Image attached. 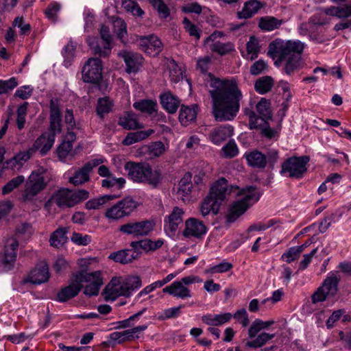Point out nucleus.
<instances>
[{
	"mask_svg": "<svg viewBox=\"0 0 351 351\" xmlns=\"http://www.w3.org/2000/svg\"><path fill=\"white\" fill-rule=\"evenodd\" d=\"M138 41L141 50L149 56H157L162 51V44L157 36H141Z\"/></svg>",
	"mask_w": 351,
	"mask_h": 351,
	"instance_id": "obj_17",
	"label": "nucleus"
},
{
	"mask_svg": "<svg viewBox=\"0 0 351 351\" xmlns=\"http://www.w3.org/2000/svg\"><path fill=\"white\" fill-rule=\"evenodd\" d=\"M339 278L332 275L328 277L322 285L311 296L313 303L324 301L327 296L334 295L337 291Z\"/></svg>",
	"mask_w": 351,
	"mask_h": 351,
	"instance_id": "obj_13",
	"label": "nucleus"
},
{
	"mask_svg": "<svg viewBox=\"0 0 351 351\" xmlns=\"http://www.w3.org/2000/svg\"><path fill=\"white\" fill-rule=\"evenodd\" d=\"M184 211L179 207H174L171 213L168 216L167 220L165 219L166 224L165 230L167 232H169L173 234L178 228V226L182 223V215Z\"/></svg>",
	"mask_w": 351,
	"mask_h": 351,
	"instance_id": "obj_24",
	"label": "nucleus"
},
{
	"mask_svg": "<svg viewBox=\"0 0 351 351\" xmlns=\"http://www.w3.org/2000/svg\"><path fill=\"white\" fill-rule=\"evenodd\" d=\"M209 93L213 101V114L217 121H232L240 110L243 98L241 90L234 80L212 77Z\"/></svg>",
	"mask_w": 351,
	"mask_h": 351,
	"instance_id": "obj_2",
	"label": "nucleus"
},
{
	"mask_svg": "<svg viewBox=\"0 0 351 351\" xmlns=\"http://www.w3.org/2000/svg\"><path fill=\"white\" fill-rule=\"evenodd\" d=\"M70 190L62 189L59 190L53 197V202L59 207H69Z\"/></svg>",
	"mask_w": 351,
	"mask_h": 351,
	"instance_id": "obj_49",
	"label": "nucleus"
},
{
	"mask_svg": "<svg viewBox=\"0 0 351 351\" xmlns=\"http://www.w3.org/2000/svg\"><path fill=\"white\" fill-rule=\"evenodd\" d=\"M243 157L253 168L264 169L267 165L266 156L258 150L245 152Z\"/></svg>",
	"mask_w": 351,
	"mask_h": 351,
	"instance_id": "obj_28",
	"label": "nucleus"
},
{
	"mask_svg": "<svg viewBox=\"0 0 351 351\" xmlns=\"http://www.w3.org/2000/svg\"><path fill=\"white\" fill-rule=\"evenodd\" d=\"M210 49L212 51L215 52L220 56H224L234 51V46L230 42L224 43L219 41H216L211 45Z\"/></svg>",
	"mask_w": 351,
	"mask_h": 351,
	"instance_id": "obj_47",
	"label": "nucleus"
},
{
	"mask_svg": "<svg viewBox=\"0 0 351 351\" xmlns=\"http://www.w3.org/2000/svg\"><path fill=\"white\" fill-rule=\"evenodd\" d=\"M309 160V157L306 156L288 158L282 163L280 173L282 176L288 174L290 178L299 180L307 171L306 165Z\"/></svg>",
	"mask_w": 351,
	"mask_h": 351,
	"instance_id": "obj_6",
	"label": "nucleus"
},
{
	"mask_svg": "<svg viewBox=\"0 0 351 351\" xmlns=\"http://www.w3.org/2000/svg\"><path fill=\"white\" fill-rule=\"evenodd\" d=\"M30 157L31 153H29V151L21 152L12 158L5 161L3 164V167L13 171H18L21 169L25 162H26Z\"/></svg>",
	"mask_w": 351,
	"mask_h": 351,
	"instance_id": "obj_29",
	"label": "nucleus"
},
{
	"mask_svg": "<svg viewBox=\"0 0 351 351\" xmlns=\"http://www.w3.org/2000/svg\"><path fill=\"white\" fill-rule=\"evenodd\" d=\"M77 279L80 280V290L83 287L84 282L89 283L85 286L84 289V293L88 296L97 295L100 287L103 285L101 273L99 271L91 273L81 271L77 274Z\"/></svg>",
	"mask_w": 351,
	"mask_h": 351,
	"instance_id": "obj_7",
	"label": "nucleus"
},
{
	"mask_svg": "<svg viewBox=\"0 0 351 351\" xmlns=\"http://www.w3.org/2000/svg\"><path fill=\"white\" fill-rule=\"evenodd\" d=\"M28 105V102L25 101L20 105L17 109L16 125L18 129L20 130L23 129L25 127Z\"/></svg>",
	"mask_w": 351,
	"mask_h": 351,
	"instance_id": "obj_53",
	"label": "nucleus"
},
{
	"mask_svg": "<svg viewBox=\"0 0 351 351\" xmlns=\"http://www.w3.org/2000/svg\"><path fill=\"white\" fill-rule=\"evenodd\" d=\"M141 249L146 252L155 251L162 247L164 244V240L158 239L156 241H152L149 239H145L141 240Z\"/></svg>",
	"mask_w": 351,
	"mask_h": 351,
	"instance_id": "obj_52",
	"label": "nucleus"
},
{
	"mask_svg": "<svg viewBox=\"0 0 351 351\" xmlns=\"http://www.w3.org/2000/svg\"><path fill=\"white\" fill-rule=\"evenodd\" d=\"M17 85L18 82L15 77H11L8 80H0V95L12 90Z\"/></svg>",
	"mask_w": 351,
	"mask_h": 351,
	"instance_id": "obj_62",
	"label": "nucleus"
},
{
	"mask_svg": "<svg viewBox=\"0 0 351 351\" xmlns=\"http://www.w3.org/2000/svg\"><path fill=\"white\" fill-rule=\"evenodd\" d=\"M261 2L256 0H250L244 4L241 11L238 12L239 19H250L261 8Z\"/></svg>",
	"mask_w": 351,
	"mask_h": 351,
	"instance_id": "obj_35",
	"label": "nucleus"
},
{
	"mask_svg": "<svg viewBox=\"0 0 351 351\" xmlns=\"http://www.w3.org/2000/svg\"><path fill=\"white\" fill-rule=\"evenodd\" d=\"M47 183L43 173L33 171L29 176L23 192V199L30 201L46 186Z\"/></svg>",
	"mask_w": 351,
	"mask_h": 351,
	"instance_id": "obj_11",
	"label": "nucleus"
},
{
	"mask_svg": "<svg viewBox=\"0 0 351 351\" xmlns=\"http://www.w3.org/2000/svg\"><path fill=\"white\" fill-rule=\"evenodd\" d=\"M141 286V280L138 276H130L122 281L119 278H113L104 289L105 299L114 300L121 295L130 297Z\"/></svg>",
	"mask_w": 351,
	"mask_h": 351,
	"instance_id": "obj_5",
	"label": "nucleus"
},
{
	"mask_svg": "<svg viewBox=\"0 0 351 351\" xmlns=\"http://www.w3.org/2000/svg\"><path fill=\"white\" fill-rule=\"evenodd\" d=\"M119 56L125 63L127 73H136L140 69L143 59L141 54L124 50L120 51Z\"/></svg>",
	"mask_w": 351,
	"mask_h": 351,
	"instance_id": "obj_20",
	"label": "nucleus"
},
{
	"mask_svg": "<svg viewBox=\"0 0 351 351\" xmlns=\"http://www.w3.org/2000/svg\"><path fill=\"white\" fill-rule=\"evenodd\" d=\"M222 156L224 158H232L236 156L239 153L237 144L234 141H230L221 149Z\"/></svg>",
	"mask_w": 351,
	"mask_h": 351,
	"instance_id": "obj_56",
	"label": "nucleus"
},
{
	"mask_svg": "<svg viewBox=\"0 0 351 351\" xmlns=\"http://www.w3.org/2000/svg\"><path fill=\"white\" fill-rule=\"evenodd\" d=\"M125 184V179L123 178H116L113 174L101 180V185L103 188H116L121 189Z\"/></svg>",
	"mask_w": 351,
	"mask_h": 351,
	"instance_id": "obj_44",
	"label": "nucleus"
},
{
	"mask_svg": "<svg viewBox=\"0 0 351 351\" xmlns=\"http://www.w3.org/2000/svg\"><path fill=\"white\" fill-rule=\"evenodd\" d=\"M184 28L191 36L194 37L196 40H199L201 37L202 31L187 18L183 20Z\"/></svg>",
	"mask_w": 351,
	"mask_h": 351,
	"instance_id": "obj_57",
	"label": "nucleus"
},
{
	"mask_svg": "<svg viewBox=\"0 0 351 351\" xmlns=\"http://www.w3.org/2000/svg\"><path fill=\"white\" fill-rule=\"evenodd\" d=\"M55 142V138L53 134H49L48 132L42 134L34 142L32 147L28 150L31 155L39 150L41 155L44 156L51 149Z\"/></svg>",
	"mask_w": 351,
	"mask_h": 351,
	"instance_id": "obj_22",
	"label": "nucleus"
},
{
	"mask_svg": "<svg viewBox=\"0 0 351 351\" xmlns=\"http://www.w3.org/2000/svg\"><path fill=\"white\" fill-rule=\"evenodd\" d=\"M49 278V267L46 263H41L32 269L27 277L24 278L20 285H24L27 283L33 285H40L46 282Z\"/></svg>",
	"mask_w": 351,
	"mask_h": 351,
	"instance_id": "obj_15",
	"label": "nucleus"
},
{
	"mask_svg": "<svg viewBox=\"0 0 351 351\" xmlns=\"http://www.w3.org/2000/svg\"><path fill=\"white\" fill-rule=\"evenodd\" d=\"M234 128L230 125H223L214 128L209 134L210 141L215 145H219L228 138L232 136Z\"/></svg>",
	"mask_w": 351,
	"mask_h": 351,
	"instance_id": "obj_23",
	"label": "nucleus"
},
{
	"mask_svg": "<svg viewBox=\"0 0 351 351\" xmlns=\"http://www.w3.org/2000/svg\"><path fill=\"white\" fill-rule=\"evenodd\" d=\"M112 102L108 97L99 98L97 101L96 112L100 118H104L106 114L109 113L112 108Z\"/></svg>",
	"mask_w": 351,
	"mask_h": 351,
	"instance_id": "obj_46",
	"label": "nucleus"
},
{
	"mask_svg": "<svg viewBox=\"0 0 351 351\" xmlns=\"http://www.w3.org/2000/svg\"><path fill=\"white\" fill-rule=\"evenodd\" d=\"M67 228L61 227L56 230L50 237L49 242L51 245L58 248L62 247L67 242Z\"/></svg>",
	"mask_w": 351,
	"mask_h": 351,
	"instance_id": "obj_38",
	"label": "nucleus"
},
{
	"mask_svg": "<svg viewBox=\"0 0 351 351\" xmlns=\"http://www.w3.org/2000/svg\"><path fill=\"white\" fill-rule=\"evenodd\" d=\"M12 27H17L20 29V34L25 35L29 33L31 30V25L29 23H26L23 17L17 16L12 22Z\"/></svg>",
	"mask_w": 351,
	"mask_h": 351,
	"instance_id": "obj_63",
	"label": "nucleus"
},
{
	"mask_svg": "<svg viewBox=\"0 0 351 351\" xmlns=\"http://www.w3.org/2000/svg\"><path fill=\"white\" fill-rule=\"evenodd\" d=\"M19 242L16 239L10 238L6 240L4 254L1 259L2 265L5 271H10L14 267Z\"/></svg>",
	"mask_w": 351,
	"mask_h": 351,
	"instance_id": "obj_16",
	"label": "nucleus"
},
{
	"mask_svg": "<svg viewBox=\"0 0 351 351\" xmlns=\"http://www.w3.org/2000/svg\"><path fill=\"white\" fill-rule=\"evenodd\" d=\"M118 124L128 130L143 128V125L139 122L138 116L132 112H125L121 115Z\"/></svg>",
	"mask_w": 351,
	"mask_h": 351,
	"instance_id": "obj_25",
	"label": "nucleus"
},
{
	"mask_svg": "<svg viewBox=\"0 0 351 351\" xmlns=\"http://www.w3.org/2000/svg\"><path fill=\"white\" fill-rule=\"evenodd\" d=\"M154 132L153 130H141L128 133L123 141L124 145H131L137 142L141 141Z\"/></svg>",
	"mask_w": 351,
	"mask_h": 351,
	"instance_id": "obj_37",
	"label": "nucleus"
},
{
	"mask_svg": "<svg viewBox=\"0 0 351 351\" xmlns=\"http://www.w3.org/2000/svg\"><path fill=\"white\" fill-rule=\"evenodd\" d=\"M147 328L146 325H141L122 332H114L110 335V339L112 341H117L119 344L125 341H132L135 339H138V334L146 330Z\"/></svg>",
	"mask_w": 351,
	"mask_h": 351,
	"instance_id": "obj_21",
	"label": "nucleus"
},
{
	"mask_svg": "<svg viewBox=\"0 0 351 351\" xmlns=\"http://www.w3.org/2000/svg\"><path fill=\"white\" fill-rule=\"evenodd\" d=\"M232 318L230 313L221 314H206L202 317V321L209 326H218L229 322Z\"/></svg>",
	"mask_w": 351,
	"mask_h": 351,
	"instance_id": "obj_30",
	"label": "nucleus"
},
{
	"mask_svg": "<svg viewBox=\"0 0 351 351\" xmlns=\"http://www.w3.org/2000/svg\"><path fill=\"white\" fill-rule=\"evenodd\" d=\"M25 181L23 176H18L10 180L2 189L3 195L11 193L14 189L17 188Z\"/></svg>",
	"mask_w": 351,
	"mask_h": 351,
	"instance_id": "obj_58",
	"label": "nucleus"
},
{
	"mask_svg": "<svg viewBox=\"0 0 351 351\" xmlns=\"http://www.w3.org/2000/svg\"><path fill=\"white\" fill-rule=\"evenodd\" d=\"M101 38L104 41L103 47H101L97 38H91L88 40V45L95 55H98L100 58L108 57L111 52V35L108 27L102 25L100 28Z\"/></svg>",
	"mask_w": 351,
	"mask_h": 351,
	"instance_id": "obj_9",
	"label": "nucleus"
},
{
	"mask_svg": "<svg viewBox=\"0 0 351 351\" xmlns=\"http://www.w3.org/2000/svg\"><path fill=\"white\" fill-rule=\"evenodd\" d=\"M256 108L262 120L265 121L271 119L270 103L266 99L262 98L256 104Z\"/></svg>",
	"mask_w": 351,
	"mask_h": 351,
	"instance_id": "obj_48",
	"label": "nucleus"
},
{
	"mask_svg": "<svg viewBox=\"0 0 351 351\" xmlns=\"http://www.w3.org/2000/svg\"><path fill=\"white\" fill-rule=\"evenodd\" d=\"M156 223L152 219H145L140 221L129 222L119 227V230L123 234L132 235L134 237L149 235L154 229Z\"/></svg>",
	"mask_w": 351,
	"mask_h": 351,
	"instance_id": "obj_8",
	"label": "nucleus"
},
{
	"mask_svg": "<svg viewBox=\"0 0 351 351\" xmlns=\"http://www.w3.org/2000/svg\"><path fill=\"white\" fill-rule=\"evenodd\" d=\"M276 335L267 332L259 334L254 339L247 341L245 347L250 348H258L264 346L267 342L275 337Z\"/></svg>",
	"mask_w": 351,
	"mask_h": 351,
	"instance_id": "obj_43",
	"label": "nucleus"
},
{
	"mask_svg": "<svg viewBox=\"0 0 351 351\" xmlns=\"http://www.w3.org/2000/svg\"><path fill=\"white\" fill-rule=\"evenodd\" d=\"M125 169L133 182L147 184L153 189L158 188L163 180L161 171L153 170L148 163L128 162L125 165Z\"/></svg>",
	"mask_w": 351,
	"mask_h": 351,
	"instance_id": "obj_4",
	"label": "nucleus"
},
{
	"mask_svg": "<svg viewBox=\"0 0 351 351\" xmlns=\"http://www.w3.org/2000/svg\"><path fill=\"white\" fill-rule=\"evenodd\" d=\"M282 23V20H279L274 16H267L260 19L258 27L263 30L270 32L278 29Z\"/></svg>",
	"mask_w": 351,
	"mask_h": 351,
	"instance_id": "obj_39",
	"label": "nucleus"
},
{
	"mask_svg": "<svg viewBox=\"0 0 351 351\" xmlns=\"http://www.w3.org/2000/svg\"><path fill=\"white\" fill-rule=\"evenodd\" d=\"M138 256L139 253L132 252L130 249H125L110 254L109 258L115 262L127 264L136 259Z\"/></svg>",
	"mask_w": 351,
	"mask_h": 351,
	"instance_id": "obj_32",
	"label": "nucleus"
},
{
	"mask_svg": "<svg viewBox=\"0 0 351 351\" xmlns=\"http://www.w3.org/2000/svg\"><path fill=\"white\" fill-rule=\"evenodd\" d=\"M75 45L72 42H69L62 49V53L64 56V65L68 67L73 60L75 54Z\"/></svg>",
	"mask_w": 351,
	"mask_h": 351,
	"instance_id": "obj_55",
	"label": "nucleus"
},
{
	"mask_svg": "<svg viewBox=\"0 0 351 351\" xmlns=\"http://www.w3.org/2000/svg\"><path fill=\"white\" fill-rule=\"evenodd\" d=\"M89 197V192L85 189L77 191L70 190L69 207H73Z\"/></svg>",
	"mask_w": 351,
	"mask_h": 351,
	"instance_id": "obj_45",
	"label": "nucleus"
},
{
	"mask_svg": "<svg viewBox=\"0 0 351 351\" xmlns=\"http://www.w3.org/2000/svg\"><path fill=\"white\" fill-rule=\"evenodd\" d=\"M197 113V105L193 104L191 106L182 105L179 114V120L182 125H187L196 119Z\"/></svg>",
	"mask_w": 351,
	"mask_h": 351,
	"instance_id": "obj_33",
	"label": "nucleus"
},
{
	"mask_svg": "<svg viewBox=\"0 0 351 351\" xmlns=\"http://www.w3.org/2000/svg\"><path fill=\"white\" fill-rule=\"evenodd\" d=\"M168 66L169 69V75L171 81L178 82L182 78V69L176 62L171 59L169 61Z\"/></svg>",
	"mask_w": 351,
	"mask_h": 351,
	"instance_id": "obj_51",
	"label": "nucleus"
},
{
	"mask_svg": "<svg viewBox=\"0 0 351 351\" xmlns=\"http://www.w3.org/2000/svg\"><path fill=\"white\" fill-rule=\"evenodd\" d=\"M105 161L104 158H94L86 162L81 168L75 171L69 178V182L75 186L82 185L90 180V173L93 169Z\"/></svg>",
	"mask_w": 351,
	"mask_h": 351,
	"instance_id": "obj_12",
	"label": "nucleus"
},
{
	"mask_svg": "<svg viewBox=\"0 0 351 351\" xmlns=\"http://www.w3.org/2000/svg\"><path fill=\"white\" fill-rule=\"evenodd\" d=\"M154 8L157 11L160 18L167 19L170 15V10L163 0H149Z\"/></svg>",
	"mask_w": 351,
	"mask_h": 351,
	"instance_id": "obj_50",
	"label": "nucleus"
},
{
	"mask_svg": "<svg viewBox=\"0 0 351 351\" xmlns=\"http://www.w3.org/2000/svg\"><path fill=\"white\" fill-rule=\"evenodd\" d=\"M119 197L116 195H104L98 197L93 198L86 202L85 207L87 210H97L101 208L108 202L115 199Z\"/></svg>",
	"mask_w": 351,
	"mask_h": 351,
	"instance_id": "obj_36",
	"label": "nucleus"
},
{
	"mask_svg": "<svg viewBox=\"0 0 351 351\" xmlns=\"http://www.w3.org/2000/svg\"><path fill=\"white\" fill-rule=\"evenodd\" d=\"M246 49L247 53L251 55L250 60L256 58L260 51L258 40L254 36L250 37L246 45Z\"/></svg>",
	"mask_w": 351,
	"mask_h": 351,
	"instance_id": "obj_60",
	"label": "nucleus"
},
{
	"mask_svg": "<svg viewBox=\"0 0 351 351\" xmlns=\"http://www.w3.org/2000/svg\"><path fill=\"white\" fill-rule=\"evenodd\" d=\"M117 204L123 217L129 216L137 207V202L131 197H126Z\"/></svg>",
	"mask_w": 351,
	"mask_h": 351,
	"instance_id": "obj_40",
	"label": "nucleus"
},
{
	"mask_svg": "<svg viewBox=\"0 0 351 351\" xmlns=\"http://www.w3.org/2000/svg\"><path fill=\"white\" fill-rule=\"evenodd\" d=\"M274 86V80L270 76H264L258 78L255 84L254 88L260 94H265L271 90Z\"/></svg>",
	"mask_w": 351,
	"mask_h": 351,
	"instance_id": "obj_41",
	"label": "nucleus"
},
{
	"mask_svg": "<svg viewBox=\"0 0 351 351\" xmlns=\"http://www.w3.org/2000/svg\"><path fill=\"white\" fill-rule=\"evenodd\" d=\"M162 107L170 114L175 113L180 104L178 97L171 93H165L160 95Z\"/></svg>",
	"mask_w": 351,
	"mask_h": 351,
	"instance_id": "obj_31",
	"label": "nucleus"
},
{
	"mask_svg": "<svg viewBox=\"0 0 351 351\" xmlns=\"http://www.w3.org/2000/svg\"><path fill=\"white\" fill-rule=\"evenodd\" d=\"M133 107L142 113L152 115L157 111L158 104L156 100L140 99L133 104Z\"/></svg>",
	"mask_w": 351,
	"mask_h": 351,
	"instance_id": "obj_34",
	"label": "nucleus"
},
{
	"mask_svg": "<svg viewBox=\"0 0 351 351\" xmlns=\"http://www.w3.org/2000/svg\"><path fill=\"white\" fill-rule=\"evenodd\" d=\"M62 113L60 104L57 99H51L49 103V132L56 138L57 134L62 132Z\"/></svg>",
	"mask_w": 351,
	"mask_h": 351,
	"instance_id": "obj_14",
	"label": "nucleus"
},
{
	"mask_svg": "<svg viewBox=\"0 0 351 351\" xmlns=\"http://www.w3.org/2000/svg\"><path fill=\"white\" fill-rule=\"evenodd\" d=\"M64 122L67 125L68 130H80L81 125L80 123H76L73 111L71 109H66L64 113Z\"/></svg>",
	"mask_w": 351,
	"mask_h": 351,
	"instance_id": "obj_61",
	"label": "nucleus"
},
{
	"mask_svg": "<svg viewBox=\"0 0 351 351\" xmlns=\"http://www.w3.org/2000/svg\"><path fill=\"white\" fill-rule=\"evenodd\" d=\"M122 6L127 11L130 12L134 16H142L144 14L143 10L138 4L132 0H123Z\"/></svg>",
	"mask_w": 351,
	"mask_h": 351,
	"instance_id": "obj_54",
	"label": "nucleus"
},
{
	"mask_svg": "<svg viewBox=\"0 0 351 351\" xmlns=\"http://www.w3.org/2000/svg\"><path fill=\"white\" fill-rule=\"evenodd\" d=\"M82 78L85 82L99 84L102 80V63L99 58H90L82 69Z\"/></svg>",
	"mask_w": 351,
	"mask_h": 351,
	"instance_id": "obj_10",
	"label": "nucleus"
},
{
	"mask_svg": "<svg viewBox=\"0 0 351 351\" xmlns=\"http://www.w3.org/2000/svg\"><path fill=\"white\" fill-rule=\"evenodd\" d=\"M61 9V5L57 2L51 3L45 11L46 17L51 21L56 22L57 21L58 13Z\"/></svg>",
	"mask_w": 351,
	"mask_h": 351,
	"instance_id": "obj_59",
	"label": "nucleus"
},
{
	"mask_svg": "<svg viewBox=\"0 0 351 351\" xmlns=\"http://www.w3.org/2000/svg\"><path fill=\"white\" fill-rule=\"evenodd\" d=\"M162 291L164 293H168L173 297L181 299L189 298L192 296L189 289L178 280L165 287Z\"/></svg>",
	"mask_w": 351,
	"mask_h": 351,
	"instance_id": "obj_27",
	"label": "nucleus"
},
{
	"mask_svg": "<svg viewBox=\"0 0 351 351\" xmlns=\"http://www.w3.org/2000/svg\"><path fill=\"white\" fill-rule=\"evenodd\" d=\"M300 251L296 246L289 248L282 255L281 258L290 263L292 261L298 259L300 255Z\"/></svg>",
	"mask_w": 351,
	"mask_h": 351,
	"instance_id": "obj_64",
	"label": "nucleus"
},
{
	"mask_svg": "<svg viewBox=\"0 0 351 351\" xmlns=\"http://www.w3.org/2000/svg\"><path fill=\"white\" fill-rule=\"evenodd\" d=\"M234 194L239 198L230 206L226 219L229 223L234 222L242 215L251 206L257 202L261 194L254 186H247L240 189L238 186L229 185L223 178L215 182L210 187L209 193L203 199L200 211L204 217L210 213L217 215L221 204L228 196Z\"/></svg>",
	"mask_w": 351,
	"mask_h": 351,
	"instance_id": "obj_1",
	"label": "nucleus"
},
{
	"mask_svg": "<svg viewBox=\"0 0 351 351\" xmlns=\"http://www.w3.org/2000/svg\"><path fill=\"white\" fill-rule=\"evenodd\" d=\"M207 232L204 223L195 218H190L185 221V228L182 232L186 238L201 239Z\"/></svg>",
	"mask_w": 351,
	"mask_h": 351,
	"instance_id": "obj_18",
	"label": "nucleus"
},
{
	"mask_svg": "<svg viewBox=\"0 0 351 351\" xmlns=\"http://www.w3.org/2000/svg\"><path fill=\"white\" fill-rule=\"evenodd\" d=\"M80 291V280L77 279V274L73 275L69 285L60 289L57 293L56 300L60 302H65L75 298Z\"/></svg>",
	"mask_w": 351,
	"mask_h": 351,
	"instance_id": "obj_19",
	"label": "nucleus"
},
{
	"mask_svg": "<svg viewBox=\"0 0 351 351\" xmlns=\"http://www.w3.org/2000/svg\"><path fill=\"white\" fill-rule=\"evenodd\" d=\"M304 44L300 40L285 41L276 38L269 44L267 55L274 60V65L280 67L283 64L282 71L291 75L302 67V53Z\"/></svg>",
	"mask_w": 351,
	"mask_h": 351,
	"instance_id": "obj_3",
	"label": "nucleus"
},
{
	"mask_svg": "<svg viewBox=\"0 0 351 351\" xmlns=\"http://www.w3.org/2000/svg\"><path fill=\"white\" fill-rule=\"evenodd\" d=\"M274 321L269 320L264 322L260 319H255L248 330V337L253 339L256 337L257 334L263 329H267L272 324Z\"/></svg>",
	"mask_w": 351,
	"mask_h": 351,
	"instance_id": "obj_42",
	"label": "nucleus"
},
{
	"mask_svg": "<svg viewBox=\"0 0 351 351\" xmlns=\"http://www.w3.org/2000/svg\"><path fill=\"white\" fill-rule=\"evenodd\" d=\"M191 180V173L187 172L183 176L178 183L176 195L182 201H185L186 199H188L189 195L192 191L193 183Z\"/></svg>",
	"mask_w": 351,
	"mask_h": 351,
	"instance_id": "obj_26",
	"label": "nucleus"
}]
</instances>
